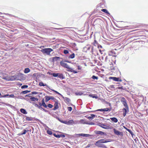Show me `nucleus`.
Instances as JSON below:
<instances>
[{"label": "nucleus", "instance_id": "1", "mask_svg": "<svg viewBox=\"0 0 148 148\" xmlns=\"http://www.w3.org/2000/svg\"><path fill=\"white\" fill-rule=\"evenodd\" d=\"M93 47L89 45H88L83 48V50L84 52H87L88 51H89L90 49H91V52L92 53H93Z\"/></svg>", "mask_w": 148, "mask_h": 148}, {"label": "nucleus", "instance_id": "2", "mask_svg": "<svg viewBox=\"0 0 148 148\" xmlns=\"http://www.w3.org/2000/svg\"><path fill=\"white\" fill-rule=\"evenodd\" d=\"M53 51V50L52 49L48 48L43 49L41 50V51L43 53H45L47 55H50V52Z\"/></svg>", "mask_w": 148, "mask_h": 148}, {"label": "nucleus", "instance_id": "3", "mask_svg": "<svg viewBox=\"0 0 148 148\" xmlns=\"http://www.w3.org/2000/svg\"><path fill=\"white\" fill-rule=\"evenodd\" d=\"M108 139H101L97 141L95 144V145H99V144L103 143L110 142Z\"/></svg>", "mask_w": 148, "mask_h": 148}, {"label": "nucleus", "instance_id": "4", "mask_svg": "<svg viewBox=\"0 0 148 148\" xmlns=\"http://www.w3.org/2000/svg\"><path fill=\"white\" fill-rule=\"evenodd\" d=\"M60 65L63 67L72 70V69L69 67V66L64 61H62L60 62Z\"/></svg>", "mask_w": 148, "mask_h": 148}, {"label": "nucleus", "instance_id": "5", "mask_svg": "<svg viewBox=\"0 0 148 148\" xmlns=\"http://www.w3.org/2000/svg\"><path fill=\"white\" fill-rule=\"evenodd\" d=\"M113 130L115 134L117 135L123 136V134L122 132L116 130L115 128H114Z\"/></svg>", "mask_w": 148, "mask_h": 148}, {"label": "nucleus", "instance_id": "6", "mask_svg": "<svg viewBox=\"0 0 148 148\" xmlns=\"http://www.w3.org/2000/svg\"><path fill=\"white\" fill-rule=\"evenodd\" d=\"M111 108H110V109L109 108H104V109H98L97 110H96L95 111H104V112H107L108 111H110L111 110Z\"/></svg>", "mask_w": 148, "mask_h": 148}, {"label": "nucleus", "instance_id": "7", "mask_svg": "<svg viewBox=\"0 0 148 148\" xmlns=\"http://www.w3.org/2000/svg\"><path fill=\"white\" fill-rule=\"evenodd\" d=\"M62 97L64 99L65 102L67 104H70L71 100L69 98L66 97H64L63 96Z\"/></svg>", "mask_w": 148, "mask_h": 148}, {"label": "nucleus", "instance_id": "8", "mask_svg": "<svg viewBox=\"0 0 148 148\" xmlns=\"http://www.w3.org/2000/svg\"><path fill=\"white\" fill-rule=\"evenodd\" d=\"M45 97V101L46 102L48 101L50 99L54 100L55 99L54 97L51 96H46Z\"/></svg>", "mask_w": 148, "mask_h": 148}, {"label": "nucleus", "instance_id": "9", "mask_svg": "<svg viewBox=\"0 0 148 148\" xmlns=\"http://www.w3.org/2000/svg\"><path fill=\"white\" fill-rule=\"evenodd\" d=\"M0 77L4 79L9 81V76L8 75L5 74V75H0Z\"/></svg>", "mask_w": 148, "mask_h": 148}, {"label": "nucleus", "instance_id": "10", "mask_svg": "<svg viewBox=\"0 0 148 148\" xmlns=\"http://www.w3.org/2000/svg\"><path fill=\"white\" fill-rule=\"evenodd\" d=\"M101 125H99L100 127L102 128L107 129H111V127L108 126L104 125L103 124H100Z\"/></svg>", "mask_w": 148, "mask_h": 148}, {"label": "nucleus", "instance_id": "11", "mask_svg": "<svg viewBox=\"0 0 148 148\" xmlns=\"http://www.w3.org/2000/svg\"><path fill=\"white\" fill-rule=\"evenodd\" d=\"M109 79H112L114 81H121V80H119V78L118 77H109Z\"/></svg>", "mask_w": 148, "mask_h": 148}, {"label": "nucleus", "instance_id": "12", "mask_svg": "<svg viewBox=\"0 0 148 148\" xmlns=\"http://www.w3.org/2000/svg\"><path fill=\"white\" fill-rule=\"evenodd\" d=\"M73 121L72 120H70L68 121H66V124L67 125H73Z\"/></svg>", "mask_w": 148, "mask_h": 148}, {"label": "nucleus", "instance_id": "13", "mask_svg": "<svg viewBox=\"0 0 148 148\" xmlns=\"http://www.w3.org/2000/svg\"><path fill=\"white\" fill-rule=\"evenodd\" d=\"M79 123H81L82 124H88V122L87 121H86L82 119L80 120L79 121Z\"/></svg>", "mask_w": 148, "mask_h": 148}, {"label": "nucleus", "instance_id": "14", "mask_svg": "<svg viewBox=\"0 0 148 148\" xmlns=\"http://www.w3.org/2000/svg\"><path fill=\"white\" fill-rule=\"evenodd\" d=\"M58 108V103L56 101L55 103L54 104V107L53 108V110H56Z\"/></svg>", "mask_w": 148, "mask_h": 148}, {"label": "nucleus", "instance_id": "15", "mask_svg": "<svg viewBox=\"0 0 148 148\" xmlns=\"http://www.w3.org/2000/svg\"><path fill=\"white\" fill-rule=\"evenodd\" d=\"M95 133L96 134H98L101 135L104 134H105V133L103 132L99 131H95Z\"/></svg>", "mask_w": 148, "mask_h": 148}, {"label": "nucleus", "instance_id": "16", "mask_svg": "<svg viewBox=\"0 0 148 148\" xmlns=\"http://www.w3.org/2000/svg\"><path fill=\"white\" fill-rule=\"evenodd\" d=\"M52 58V59L53 62H54L55 61H57L59 60V59L60 58L58 57H54Z\"/></svg>", "mask_w": 148, "mask_h": 148}, {"label": "nucleus", "instance_id": "17", "mask_svg": "<svg viewBox=\"0 0 148 148\" xmlns=\"http://www.w3.org/2000/svg\"><path fill=\"white\" fill-rule=\"evenodd\" d=\"M111 120L114 123H116L118 122L117 119L115 117L110 118Z\"/></svg>", "mask_w": 148, "mask_h": 148}, {"label": "nucleus", "instance_id": "18", "mask_svg": "<svg viewBox=\"0 0 148 148\" xmlns=\"http://www.w3.org/2000/svg\"><path fill=\"white\" fill-rule=\"evenodd\" d=\"M20 111L21 113L24 114H27V112L26 111V110L24 109H21L20 110Z\"/></svg>", "mask_w": 148, "mask_h": 148}, {"label": "nucleus", "instance_id": "19", "mask_svg": "<svg viewBox=\"0 0 148 148\" xmlns=\"http://www.w3.org/2000/svg\"><path fill=\"white\" fill-rule=\"evenodd\" d=\"M42 102V106H44V107L45 108H47V106L45 104V101H44V99H43L41 101Z\"/></svg>", "mask_w": 148, "mask_h": 148}, {"label": "nucleus", "instance_id": "20", "mask_svg": "<svg viewBox=\"0 0 148 148\" xmlns=\"http://www.w3.org/2000/svg\"><path fill=\"white\" fill-rule=\"evenodd\" d=\"M30 71V69L29 68H25L24 70V72L25 73H27Z\"/></svg>", "mask_w": 148, "mask_h": 148}, {"label": "nucleus", "instance_id": "21", "mask_svg": "<svg viewBox=\"0 0 148 148\" xmlns=\"http://www.w3.org/2000/svg\"><path fill=\"white\" fill-rule=\"evenodd\" d=\"M58 77L59 78L61 79H63L65 78L63 76V75L62 74H59L58 76Z\"/></svg>", "mask_w": 148, "mask_h": 148}, {"label": "nucleus", "instance_id": "22", "mask_svg": "<svg viewBox=\"0 0 148 148\" xmlns=\"http://www.w3.org/2000/svg\"><path fill=\"white\" fill-rule=\"evenodd\" d=\"M30 99L31 101H38V99L34 97H31L30 98Z\"/></svg>", "mask_w": 148, "mask_h": 148}, {"label": "nucleus", "instance_id": "23", "mask_svg": "<svg viewBox=\"0 0 148 148\" xmlns=\"http://www.w3.org/2000/svg\"><path fill=\"white\" fill-rule=\"evenodd\" d=\"M101 11L102 12H104L108 14H110L108 12V10L106 9H102L101 10Z\"/></svg>", "mask_w": 148, "mask_h": 148}, {"label": "nucleus", "instance_id": "24", "mask_svg": "<svg viewBox=\"0 0 148 148\" xmlns=\"http://www.w3.org/2000/svg\"><path fill=\"white\" fill-rule=\"evenodd\" d=\"M26 121H31L33 120V118L31 117H29L27 116L26 118Z\"/></svg>", "mask_w": 148, "mask_h": 148}, {"label": "nucleus", "instance_id": "25", "mask_svg": "<svg viewBox=\"0 0 148 148\" xmlns=\"http://www.w3.org/2000/svg\"><path fill=\"white\" fill-rule=\"evenodd\" d=\"M30 92V91L28 90H25V91H22L21 92V94H25L28 93L29 92Z\"/></svg>", "mask_w": 148, "mask_h": 148}, {"label": "nucleus", "instance_id": "26", "mask_svg": "<svg viewBox=\"0 0 148 148\" xmlns=\"http://www.w3.org/2000/svg\"><path fill=\"white\" fill-rule=\"evenodd\" d=\"M127 131L131 135L132 137H133V136H135V135L133 134L132 132L129 129H127Z\"/></svg>", "mask_w": 148, "mask_h": 148}, {"label": "nucleus", "instance_id": "27", "mask_svg": "<svg viewBox=\"0 0 148 148\" xmlns=\"http://www.w3.org/2000/svg\"><path fill=\"white\" fill-rule=\"evenodd\" d=\"M9 80H15V78H14L13 76H11V77H9Z\"/></svg>", "mask_w": 148, "mask_h": 148}, {"label": "nucleus", "instance_id": "28", "mask_svg": "<svg viewBox=\"0 0 148 148\" xmlns=\"http://www.w3.org/2000/svg\"><path fill=\"white\" fill-rule=\"evenodd\" d=\"M123 105L125 106L126 108H127V109H128V108L127 105V103L126 101L125 102L123 103Z\"/></svg>", "mask_w": 148, "mask_h": 148}, {"label": "nucleus", "instance_id": "29", "mask_svg": "<svg viewBox=\"0 0 148 148\" xmlns=\"http://www.w3.org/2000/svg\"><path fill=\"white\" fill-rule=\"evenodd\" d=\"M123 105L125 106L126 108H127V109H128V108L127 105V103L126 101L125 102L123 103Z\"/></svg>", "mask_w": 148, "mask_h": 148}, {"label": "nucleus", "instance_id": "30", "mask_svg": "<svg viewBox=\"0 0 148 148\" xmlns=\"http://www.w3.org/2000/svg\"><path fill=\"white\" fill-rule=\"evenodd\" d=\"M69 57V58L73 59L75 57V54L74 53H73L70 55Z\"/></svg>", "mask_w": 148, "mask_h": 148}, {"label": "nucleus", "instance_id": "31", "mask_svg": "<svg viewBox=\"0 0 148 148\" xmlns=\"http://www.w3.org/2000/svg\"><path fill=\"white\" fill-rule=\"evenodd\" d=\"M39 84V85L40 86H47V85H46V84H44L43 82H40Z\"/></svg>", "mask_w": 148, "mask_h": 148}, {"label": "nucleus", "instance_id": "32", "mask_svg": "<svg viewBox=\"0 0 148 148\" xmlns=\"http://www.w3.org/2000/svg\"><path fill=\"white\" fill-rule=\"evenodd\" d=\"M75 94L76 95H81L82 94V93L81 92H76L75 93Z\"/></svg>", "mask_w": 148, "mask_h": 148}, {"label": "nucleus", "instance_id": "33", "mask_svg": "<svg viewBox=\"0 0 148 148\" xmlns=\"http://www.w3.org/2000/svg\"><path fill=\"white\" fill-rule=\"evenodd\" d=\"M53 76L54 77H57L59 75V73H53L52 74Z\"/></svg>", "mask_w": 148, "mask_h": 148}, {"label": "nucleus", "instance_id": "34", "mask_svg": "<svg viewBox=\"0 0 148 148\" xmlns=\"http://www.w3.org/2000/svg\"><path fill=\"white\" fill-rule=\"evenodd\" d=\"M126 100L125 99L124 97H122L121 99V101L123 103L126 102Z\"/></svg>", "mask_w": 148, "mask_h": 148}, {"label": "nucleus", "instance_id": "35", "mask_svg": "<svg viewBox=\"0 0 148 148\" xmlns=\"http://www.w3.org/2000/svg\"><path fill=\"white\" fill-rule=\"evenodd\" d=\"M52 91H54V92H55L56 94H58L61 96L62 97H63V96L61 94H60V93L59 92H58L57 91L55 90H52V89H51Z\"/></svg>", "mask_w": 148, "mask_h": 148}, {"label": "nucleus", "instance_id": "36", "mask_svg": "<svg viewBox=\"0 0 148 148\" xmlns=\"http://www.w3.org/2000/svg\"><path fill=\"white\" fill-rule=\"evenodd\" d=\"M89 96L93 98H95L96 99H97L98 98V97L97 96H94L92 95H89Z\"/></svg>", "mask_w": 148, "mask_h": 148}, {"label": "nucleus", "instance_id": "37", "mask_svg": "<svg viewBox=\"0 0 148 148\" xmlns=\"http://www.w3.org/2000/svg\"><path fill=\"white\" fill-rule=\"evenodd\" d=\"M9 97V95L8 94H6L5 95H3V96H1V97Z\"/></svg>", "mask_w": 148, "mask_h": 148}, {"label": "nucleus", "instance_id": "38", "mask_svg": "<svg viewBox=\"0 0 148 148\" xmlns=\"http://www.w3.org/2000/svg\"><path fill=\"white\" fill-rule=\"evenodd\" d=\"M73 122L74 123H73V124H79V121H73Z\"/></svg>", "mask_w": 148, "mask_h": 148}, {"label": "nucleus", "instance_id": "39", "mask_svg": "<svg viewBox=\"0 0 148 148\" xmlns=\"http://www.w3.org/2000/svg\"><path fill=\"white\" fill-rule=\"evenodd\" d=\"M92 78L93 79H96L97 80L98 78L95 75H93L92 77Z\"/></svg>", "mask_w": 148, "mask_h": 148}, {"label": "nucleus", "instance_id": "40", "mask_svg": "<svg viewBox=\"0 0 148 148\" xmlns=\"http://www.w3.org/2000/svg\"><path fill=\"white\" fill-rule=\"evenodd\" d=\"M47 132L48 134H49V135H51L52 134V132H51V131H50V130H48L47 131Z\"/></svg>", "mask_w": 148, "mask_h": 148}, {"label": "nucleus", "instance_id": "41", "mask_svg": "<svg viewBox=\"0 0 148 148\" xmlns=\"http://www.w3.org/2000/svg\"><path fill=\"white\" fill-rule=\"evenodd\" d=\"M28 87V86L26 85H25L22 86H21V88L22 89H23V88H27Z\"/></svg>", "mask_w": 148, "mask_h": 148}, {"label": "nucleus", "instance_id": "42", "mask_svg": "<svg viewBox=\"0 0 148 148\" xmlns=\"http://www.w3.org/2000/svg\"><path fill=\"white\" fill-rule=\"evenodd\" d=\"M63 53L65 54H67L69 53V51L67 50H65L64 51Z\"/></svg>", "mask_w": 148, "mask_h": 148}, {"label": "nucleus", "instance_id": "43", "mask_svg": "<svg viewBox=\"0 0 148 148\" xmlns=\"http://www.w3.org/2000/svg\"><path fill=\"white\" fill-rule=\"evenodd\" d=\"M29 130H23V132L22 134H26V133Z\"/></svg>", "mask_w": 148, "mask_h": 148}, {"label": "nucleus", "instance_id": "44", "mask_svg": "<svg viewBox=\"0 0 148 148\" xmlns=\"http://www.w3.org/2000/svg\"><path fill=\"white\" fill-rule=\"evenodd\" d=\"M53 135L56 137L57 138H60V135H56V134L54 133L53 134Z\"/></svg>", "mask_w": 148, "mask_h": 148}, {"label": "nucleus", "instance_id": "45", "mask_svg": "<svg viewBox=\"0 0 148 148\" xmlns=\"http://www.w3.org/2000/svg\"><path fill=\"white\" fill-rule=\"evenodd\" d=\"M13 76V77H14V78H15V80H18V76L17 75H14Z\"/></svg>", "mask_w": 148, "mask_h": 148}, {"label": "nucleus", "instance_id": "46", "mask_svg": "<svg viewBox=\"0 0 148 148\" xmlns=\"http://www.w3.org/2000/svg\"><path fill=\"white\" fill-rule=\"evenodd\" d=\"M86 118L89 120H92L93 119V118L91 116H86Z\"/></svg>", "mask_w": 148, "mask_h": 148}, {"label": "nucleus", "instance_id": "47", "mask_svg": "<svg viewBox=\"0 0 148 148\" xmlns=\"http://www.w3.org/2000/svg\"><path fill=\"white\" fill-rule=\"evenodd\" d=\"M67 109L69 111H71L72 110V108L71 107H69L67 108Z\"/></svg>", "mask_w": 148, "mask_h": 148}, {"label": "nucleus", "instance_id": "48", "mask_svg": "<svg viewBox=\"0 0 148 148\" xmlns=\"http://www.w3.org/2000/svg\"><path fill=\"white\" fill-rule=\"evenodd\" d=\"M78 135L85 137V134H77Z\"/></svg>", "mask_w": 148, "mask_h": 148}, {"label": "nucleus", "instance_id": "49", "mask_svg": "<svg viewBox=\"0 0 148 148\" xmlns=\"http://www.w3.org/2000/svg\"><path fill=\"white\" fill-rule=\"evenodd\" d=\"M48 106L49 108H52V107H53V106L52 104H49L48 105Z\"/></svg>", "mask_w": 148, "mask_h": 148}, {"label": "nucleus", "instance_id": "50", "mask_svg": "<svg viewBox=\"0 0 148 148\" xmlns=\"http://www.w3.org/2000/svg\"><path fill=\"white\" fill-rule=\"evenodd\" d=\"M14 94H11L10 95H9V97H8L14 98Z\"/></svg>", "mask_w": 148, "mask_h": 148}, {"label": "nucleus", "instance_id": "51", "mask_svg": "<svg viewBox=\"0 0 148 148\" xmlns=\"http://www.w3.org/2000/svg\"><path fill=\"white\" fill-rule=\"evenodd\" d=\"M34 104L35 107L38 108H39L40 106H39V105H38V104H37L35 103H34Z\"/></svg>", "mask_w": 148, "mask_h": 148}, {"label": "nucleus", "instance_id": "52", "mask_svg": "<svg viewBox=\"0 0 148 148\" xmlns=\"http://www.w3.org/2000/svg\"><path fill=\"white\" fill-rule=\"evenodd\" d=\"M60 122L62 123L66 124V121L61 120Z\"/></svg>", "mask_w": 148, "mask_h": 148}, {"label": "nucleus", "instance_id": "53", "mask_svg": "<svg viewBox=\"0 0 148 148\" xmlns=\"http://www.w3.org/2000/svg\"><path fill=\"white\" fill-rule=\"evenodd\" d=\"M60 136V137L64 138L65 136V135L63 134H61Z\"/></svg>", "mask_w": 148, "mask_h": 148}, {"label": "nucleus", "instance_id": "54", "mask_svg": "<svg viewBox=\"0 0 148 148\" xmlns=\"http://www.w3.org/2000/svg\"><path fill=\"white\" fill-rule=\"evenodd\" d=\"M127 108H124L123 110V111H124V112H127Z\"/></svg>", "mask_w": 148, "mask_h": 148}, {"label": "nucleus", "instance_id": "55", "mask_svg": "<svg viewBox=\"0 0 148 148\" xmlns=\"http://www.w3.org/2000/svg\"><path fill=\"white\" fill-rule=\"evenodd\" d=\"M32 94H36L38 93V92H36V91H34L33 92H32Z\"/></svg>", "mask_w": 148, "mask_h": 148}, {"label": "nucleus", "instance_id": "56", "mask_svg": "<svg viewBox=\"0 0 148 148\" xmlns=\"http://www.w3.org/2000/svg\"><path fill=\"white\" fill-rule=\"evenodd\" d=\"M90 116L93 118V119L94 117H95L96 116L94 114H90Z\"/></svg>", "mask_w": 148, "mask_h": 148}, {"label": "nucleus", "instance_id": "57", "mask_svg": "<svg viewBox=\"0 0 148 148\" xmlns=\"http://www.w3.org/2000/svg\"><path fill=\"white\" fill-rule=\"evenodd\" d=\"M32 94H29L28 95H27L25 96L26 97H31L32 96Z\"/></svg>", "mask_w": 148, "mask_h": 148}, {"label": "nucleus", "instance_id": "58", "mask_svg": "<svg viewBox=\"0 0 148 148\" xmlns=\"http://www.w3.org/2000/svg\"><path fill=\"white\" fill-rule=\"evenodd\" d=\"M91 145L88 144L85 148H87V147H89Z\"/></svg>", "mask_w": 148, "mask_h": 148}, {"label": "nucleus", "instance_id": "59", "mask_svg": "<svg viewBox=\"0 0 148 148\" xmlns=\"http://www.w3.org/2000/svg\"><path fill=\"white\" fill-rule=\"evenodd\" d=\"M91 135L89 134H85V137H89V136H90Z\"/></svg>", "mask_w": 148, "mask_h": 148}, {"label": "nucleus", "instance_id": "60", "mask_svg": "<svg viewBox=\"0 0 148 148\" xmlns=\"http://www.w3.org/2000/svg\"><path fill=\"white\" fill-rule=\"evenodd\" d=\"M105 103L106 104H108L109 106H111V104L110 103H109L107 101H106Z\"/></svg>", "mask_w": 148, "mask_h": 148}, {"label": "nucleus", "instance_id": "61", "mask_svg": "<svg viewBox=\"0 0 148 148\" xmlns=\"http://www.w3.org/2000/svg\"><path fill=\"white\" fill-rule=\"evenodd\" d=\"M38 105H39V106H40V107H41V106H42V103H41L40 102H39Z\"/></svg>", "mask_w": 148, "mask_h": 148}, {"label": "nucleus", "instance_id": "62", "mask_svg": "<svg viewBox=\"0 0 148 148\" xmlns=\"http://www.w3.org/2000/svg\"><path fill=\"white\" fill-rule=\"evenodd\" d=\"M88 124L89 125H94L95 123H93L92 122H91L89 123H88Z\"/></svg>", "mask_w": 148, "mask_h": 148}, {"label": "nucleus", "instance_id": "63", "mask_svg": "<svg viewBox=\"0 0 148 148\" xmlns=\"http://www.w3.org/2000/svg\"><path fill=\"white\" fill-rule=\"evenodd\" d=\"M38 109H39L41 110H42L43 108L42 107H40V106Z\"/></svg>", "mask_w": 148, "mask_h": 148}, {"label": "nucleus", "instance_id": "64", "mask_svg": "<svg viewBox=\"0 0 148 148\" xmlns=\"http://www.w3.org/2000/svg\"><path fill=\"white\" fill-rule=\"evenodd\" d=\"M73 72L74 73H77V71H74V70H73Z\"/></svg>", "mask_w": 148, "mask_h": 148}]
</instances>
